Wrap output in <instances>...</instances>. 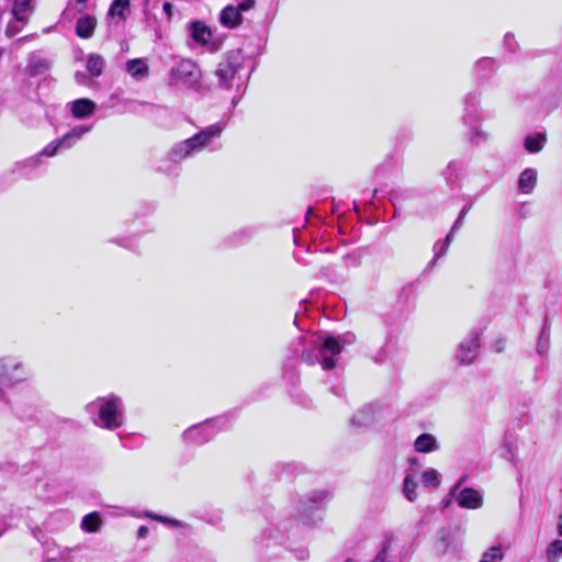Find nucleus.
<instances>
[{"instance_id": "nucleus-39", "label": "nucleus", "mask_w": 562, "mask_h": 562, "mask_svg": "<svg viewBox=\"0 0 562 562\" xmlns=\"http://www.w3.org/2000/svg\"><path fill=\"white\" fill-rule=\"evenodd\" d=\"M256 1L255 0H241L237 3V8L239 11H247L255 7Z\"/></svg>"}, {"instance_id": "nucleus-22", "label": "nucleus", "mask_w": 562, "mask_h": 562, "mask_svg": "<svg viewBox=\"0 0 562 562\" xmlns=\"http://www.w3.org/2000/svg\"><path fill=\"white\" fill-rule=\"evenodd\" d=\"M105 61L99 54H90L87 58V70L92 77H99L103 72Z\"/></svg>"}, {"instance_id": "nucleus-40", "label": "nucleus", "mask_w": 562, "mask_h": 562, "mask_svg": "<svg viewBox=\"0 0 562 562\" xmlns=\"http://www.w3.org/2000/svg\"><path fill=\"white\" fill-rule=\"evenodd\" d=\"M75 80L79 85H88L90 82L89 77L85 72H81V71H77L75 74Z\"/></svg>"}, {"instance_id": "nucleus-19", "label": "nucleus", "mask_w": 562, "mask_h": 562, "mask_svg": "<svg viewBox=\"0 0 562 562\" xmlns=\"http://www.w3.org/2000/svg\"><path fill=\"white\" fill-rule=\"evenodd\" d=\"M125 69L135 79H143L148 75V66L142 58L128 60Z\"/></svg>"}, {"instance_id": "nucleus-24", "label": "nucleus", "mask_w": 562, "mask_h": 562, "mask_svg": "<svg viewBox=\"0 0 562 562\" xmlns=\"http://www.w3.org/2000/svg\"><path fill=\"white\" fill-rule=\"evenodd\" d=\"M417 486H418V483H417L416 479L413 475L407 474L403 482V494L407 501L414 502L416 499Z\"/></svg>"}, {"instance_id": "nucleus-51", "label": "nucleus", "mask_w": 562, "mask_h": 562, "mask_svg": "<svg viewBox=\"0 0 562 562\" xmlns=\"http://www.w3.org/2000/svg\"><path fill=\"white\" fill-rule=\"evenodd\" d=\"M297 557H299L300 560H305L308 557V552L306 550H300Z\"/></svg>"}, {"instance_id": "nucleus-26", "label": "nucleus", "mask_w": 562, "mask_h": 562, "mask_svg": "<svg viewBox=\"0 0 562 562\" xmlns=\"http://www.w3.org/2000/svg\"><path fill=\"white\" fill-rule=\"evenodd\" d=\"M549 345H550V331H549V327H548L547 323H544L540 330V334H539V338H538V342H537V352L539 355H544L549 349Z\"/></svg>"}, {"instance_id": "nucleus-15", "label": "nucleus", "mask_w": 562, "mask_h": 562, "mask_svg": "<svg viewBox=\"0 0 562 562\" xmlns=\"http://www.w3.org/2000/svg\"><path fill=\"white\" fill-rule=\"evenodd\" d=\"M97 20L91 15H83L76 23V34L81 38H90L95 30Z\"/></svg>"}, {"instance_id": "nucleus-49", "label": "nucleus", "mask_w": 562, "mask_h": 562, "mask_svg": "<svg viewBox=\"0 0 562 562\" xmlns=\"http://www.w3.org/2000/svg\"><path fill=\"white\" fill-rule=\"evenodd\" d=\"M456 231H452V228L450 229V232L448 233V235L446 236V238L442 240L443 243H447L449 246L452 241V238H453V233Z\"/></svg>"}, {"instance_id": "nucleus-30", "label": "nucleus", "mask_w": 562, "mask_h": 562, "mask_svg": "<svg viewBox=\"0 0 562 562\" xmlns=\"http://www.w3.org/2000/svg\"><path fill=\"white\" fill-rule=\"evenodd\" d=\"M448 249H449V245L447 243H443L442 240L436 243L434 246V251H435L434 259L428 263L427 268L432 269L436 266L437 260L440 257L445 256L447 254Z\"/></svg>"}, {"instance_id": "nucleus-17", "label": "nucleus", "mask_w": 562, "mask_h": 562, "mask_svg": "<svg viewBox=\"0 0 562 562\" xmlns=\"http://www.w3.org/2000/svg\"><path fill=\"white\" fill-rule=\"evenodd\" d=\"M537 183V171L532 168L525 169L518 179V189L520 192L528 194L532 192Z\"/></svg>"}, {"instance_id": "nucleus-56", "label": "nucleus", "mask_w": 562, "mask_h": 562, "mask_svg": "<svg viewBox=\"0 0 562 562\" xmlns=\"http://www.w3.org/2000/svg\"><path fill=\"white\" fill-rule=\"evenodd\" d=\"M465 481V477L462 476L459 479V481L453 485V486H459V491H461V485L463 484V482Z\"/></svg>"}, {"instance_id": "nucleus-29", "label": "nucleus", "mask_w": 562, "mask_h": 562, "mask_svg": "<svg viewBox=\"0 0 562 562\" xmlns=\"http://www.w3.org/2000/svg\"><path fill=\"white\" fill-rule=\"evenodd\" d=\"M128 0H114L110 7L109 14L112 16L124 18V11L128 8Z\"/></svg>"}, {"instance_id": "nucleus-31", "label": "nucleus", "mask_w": 562, "mask_h": 562, "mask_svg": "<svg viewBox=\"0 0 562 562\" xmlns=\"http://www.w3.org/2000/svg\"><path fill=\"white\" fill-rule=\"evenodd\" d=\"M504 558L501 547H492L482 555V561L501 562Z\"/></svg>"}, {"instance_id": "nucleus-55", "label": "nucleus", "mask_w": 562, "mask_h": 562, "mask_svg": "<svg viewBox=\"0 0 562 562\" xmlns=\"http://www.w3.org/2000/svg\"><path fill=\"white\" fill-rule=\"evenodd\" d=\"M15 33H16L15 27H12L11 25H9V26L7 27V34H8L9 36L14 35Z\"/></svg>"}, {"instance_id": "nucleus-41", "label": "nucleus", "mask_w": 562, "mask_h": 562, "mask_svg": "<svg viewBox=\"0 0 562 562\" xmlns=\"http://www.w3.org/2000/svg\"><path fill=\"white\" fill-rule=\"evenodd\" d=\"M471 138H472V140H474L476 143H479L480 139H482V140H486L487 139L486 134L484 132H481V131H472Z\"/></svg>"}, {"instance_id": "nucleus-58", "label": "nucleus", "mask_w": 562, "mask_h": 562, "mask_svg": "<svg viewBox=\"0 0 562 562\" xmlns=\"http://www.w3.org/2000/svg\"><path fill=\"white\" fill-rule=\"evenodd\" d=\"M33 67H34V68H36L35 72H40V71H41V69H40V68H37V66L32 65V68H33Z\"/></svg>"}, {"instance_id": "nucleus-32", "label": "nucleus", "mask_w": 562, "mask_h": 562, "mask_svg": "<svg viewBox=\"0 0 562 562\" xmlns=\"http://www.w3.org/2000/svg\"><path fill=\"white\" fill-rule=\"evenodd\" d=\"M495 69V61L490 57L481 58L475 64V70L477 74L493 72Z\"/></svg>"}, {"instance_id": "nucleus-37", "label": "nucleus", "mask_w": 562, "mask_h": 562, "mask_svg": "<svg viewBox=\"0 0 562 562\" xmlns=\"http://www.w3.org/2000/svg\"><path fill=\"white\" fill-rule=\"evenodd\" d=\"M344 263L347 268L358 267L360 265V259L352 255H346L342 257Z\"/></svg>"}, {"instance_id": "nucleus-13", "label": "nucleus", "mask_w": 562, "mask_h": 562, "mask_svg": "<svg viewBox=\"0 0 562 562\" xmlns=\"http://www.w3.org/2000/svg\"><path fill=\"white\" fill-rule=\"evenodd\" d=\"M95 108V103L86 98L77 99L71 102V113L77 119H85L92 115Z\"/></svg>"}, {"instance_id": "nucleus-28", "label": "nucleus", "mask_w": 562, "mask_h": 562, "mask_svg": "<svg viewBox=\"0 0 562 562\" xmlns=\"http://www.w3.org/2000/svg\"><path fill=\"white\" fill-rule=\"evenodd\" d=\"M562 554V540H554L547 549V559L549 562H557Z\"/></svg>"}, {"instance_id": "nucleus-46", "label": "nucleus", "mask_w": 562, "mask_h": 562, "mask_svg": "<svg viewBox=\"0 0 562 562\" xmlns=\"http://www.w3.org/2000/svg\"><path fill=\"white\" fill-rule=\"evenodd\" d=\"M148 535V528L146 526H140L137 530L138 538H145Z\"/></svg>"}, {"instance_id": "nucleus-23", "label": "nucleus", "mask_w": 562, "mask_h": 562, "mask_svg": "<svg viewBox=\"0 0 562 562\" xmlns=\"http://www.w3.org/2000/svg\"><path fill=\"white\" fill-rule=\"evenodd\" d=\"M102 525V519L97 512L86 515L81 520V528L87 532H97Z\"/></svg>"}, {"instance_id": "nucleus-42", "label": "nucleus", "mask_w": 562, "mask_h": 562, "mask_svg": "<svg viewBox=\"0 0 562 562\" xmlns=\"http://www.w3.org/2000/svg\"><path fill=\"white\" fill-rule=\"evenodd\" d=\"M145 516L149 517V518H151V519H154L156 521L164 522V524H167V522L171 521L167 517H164V516H160V515H157V514H154V513H146Z\"/></svg>"}, {"instance_id": "nucleus-21", "label": "nucleus", "mask_w": 562, "mask_h": 562, "mask_svg": "<svg viewBox=\"0 0 562 562\" xmlns=\"http://www.w3.org/2000/svg\"><path fill=\"white\" fill-rule=\"evenodd\" d=\"M546 143L547 135L544 133H536L535 135H529L525 138L524 147L527 151L536 154L543 148Z\"/></svg>"}, {"instance_id": "nucleus-48", "label": "nucleus", "mask_w": 562, "mask_h": 562, "mask_svg": "<svg viewBox=\"0 0 562 562\" xmlns=\"http://www.w3.org/2000/svg\"><path fill=\"white\" fill-rule=\"evenodd\" d=\"M321 273H322L324 277H327V278L336 277V276L331 272V270H330V268H329V267H324V268H322Z\"/></svg>"}, {"instance_id": "nucleus-14", "label": "nucleus", "mask_w": 562, "mask_h": 562, "mask_svg": "<svg viewBox=\"0 0 562 562\" xmlns=\"http://www.w3.org/2000/svg\"><path fill=\"white\" fill-rule=\"evenodd\" d=\"M414 448L417 452L429 453L439 449L437 438L428 432L419 435L414 442Z\"/></svg>"}, {"instance_id": "nucleus-59", "label": "nucleus", "mask_w": 562, "mask_h": 562, "mask_svg": "<svg viewBox=\"0 0 562 562\" xmlns=\"http://www.w3.org/2000/svg\"><path fill=\"white\" fill-rule=\"evenodd\" d=\"M79 3L83 4L86 3V0H77Z\"/></svg>"}, {"instance_id": "nucleus-10", "label": "nucleus", "mask_w": 562, "mask_h": 562, "mask_svg": "<svg viewBox=\"0 0 562 562\" xmlns=\"http://www.w3.org/2000/svg\"><path fill=\"white\" fill-rule=\"evenodd\" d=\"M224 131L222 123H215L202 128L200 132L189 137L194 145L196 153L209 147L215 139H218Z\"/></svg>"}, {"instance_id": "nucleus-8", "label": "nucleus", "mask_w": 562, "mask_h": 562, "mask_svg": "<svg viewBox=\"0 0 562 562\" xmlns=\"http://www.w3.org/2000/svg\"><path fill=\"white\" fill-rule=\"evenodd\" d=\"M449 496L453 497L457 504L467 509H477L483 505L481 493L471 487H464L459 491V486H452Z\"/></svg>"}, {"instance_id": "nucleus-5", "label": "nucleus", "mask_w": 562, "mask_h": 562, "mask_svg": "<svg viewBox=\"0 0 562 562\" xmlns=\"http://www.w3.org/2000/svg\"><path fill=\"white\" fill-rule=\"evenodd\" d=\"M356 341V336L352 333H346L338 337L328 336L321 344V355L323 356L322 368L324 370H331L336 367L335 356L339 355L345 345H351Z\"/></svg>"}, {"instance_id": "nucleus-33", "label": "nucleus", "mask_w": 562, "mask_h": 562, "mask_svg": "<svg viewBox=\"0 0 562 562\" xmlns=\"http://www.w3.org/2000/svg\"><path fill=\"white\" fill-rule=\"evenodd\" d=\"M369 422H371V413L368 409L359 412L351 418V423L357 426L366 425Z\"/></svg>"}, {"instance_id": "nucleus-6", "label": "nucleus", "mask_w": 562, "mask_h": 562, "mask_svg": "<svg viewBox=\"0 0 562 562\" xmlns=\"http://www.w3.org/2000/svg\"><path fill=\"white\" fill-rule=\"evenodd\" d=\"M243 63L244 55L241 49L228 52L224 59L218 64L215 71L218 85L225 89H229L232 87L233 79L243 67Z\"/></svg>"}, {"instance_id": "nucleus-18", "label": "nucleus", "mask_w": 562, "mask_h": 562, "mask_svg": "<svg viewBox=\"0 0 562 562\" xmlns=\"http://www.w3.org/2000/svg\"><path fill=\"white\" fill-rule=\"evenodd\" d=\"M190 35L199 44H206L211 37L210 29L200 21L190 24Z\"/></svg>"}, {"instance_id": "nucleus-16", "label": "nucleus", "mask_w": 562, "mask_h": 562, "mask_svg": "<svg viewBox=\"0 0 562 562\" xmlns=\"http://www.w3.org/2000/svg\"><path fill=\"white\" fill-rule=\"evenodd\" d=\"M221 23L226 27L234 29L241 22V14L237 7L226 5L220 16Z\"/></svg>"}, {"instance_id": "nucleus-52", "label": "nucleus", "mask_w": 562, "mask_h": 562, "mask_svg": "<svg viewBox=\"0 0 562 562\" xmlns=\"http://www.w3.org/2000/svg\"><path fill=\"white\" fill-rule=\"evenodd\" d=\"M512 41H514V35H512V34H506V35H505V43H506L508 46H510Z\"/></svg>"}, {"instance_id": "nucleus-38", "label": "nucleus", "mask_w": 562, "mask_h": 562, "mask_svg": "<svg viewBox=\"0 0 562 562\" xmlns=\"http://www.w3.org/2000/svg\"><path fill=\"white\" fill-rule=\"evenodd\" d=\"M371 562H391L389 560L387 547L384 546Z\"/></svg>"}, {"instance_id": "nucleus-3", "label": "nucleus", "mask_w": 562, "mask_h": 562, "mask_svg": "<svg viewBox=\"0 0 562 562\" xmlns=\"http://www.w3.org/2000/svg\"><path fill=\"white\" fill-rule=\"evenodd\" d=\"M201 77V70L195 63L182 59L170 69L169 85L195 88L199 86Z\"/></svg>"}, {"instance_id": "nucleus-27", "label": "nucleus", "mask_w": 562, "mask_h": 562, "mask_svg": "<svg viewBox=\"0 0 562 562\" xmlns=\"http://www.w3.org/2000/svg\"><path fill=\"white\" fill-rule=\"evenodd\" d=\"M317 350V352L310 349L303 350L301 353V360L310 366H314L318 362L322 364L323 356L321 355V345Z\"/></svg>"}, {"instance_id": "nucleus-25", "label": "nucleus", "mask_w": 562, "mask_h": 562, "mask_svg": "<svg viewBox=\"0 0 562 562\" xmlns=\"http://www.w3.org/2000/svg\"><path fill=\"white\" fill-rule=\"evenodd\" d=\"M422 482L425 487L437 488L440 485V474L435 469L426 470L422 475Z\"/></svg>"}, {"instance_id": "nucleus-1", "label": "nucleus", "mask_w": 562, "mask_h": 562, "mask_svg": "<svg viewBox=\"0 0 562 562\" xmlns=\"http://www.w3.org/2000/svg\"><path fill=\"white\" fill-rule=\"evenodd\" d=\"M87 411L93 416V424L100 428L115 430L124 425V403L123 400L114 393L97 397L87 405Z\"/></svg>"}, {"instance_id": "nucleus-20", "label": "nucleus", "mask_w": 562, "mask_h": 562, "mask_svg": "<svg viewBox=\"0 0 562 562\" xmlns=\"http://www.w3.org/2000/svg\"><path fill=\"white\" fill-rule=\"evenodd\" d=\"M32 0H14L12 13L16 21L25 23L29 14L33 12Z\"/></svg>"}, {"instance_id": "nucleus-4", "label": "nucleus", "mask_w": 562, "mask_h": 562, "mask_svg": "<svg viewBox=\"0 0 562 562\" xmlns=\"http://www.w3.org/2000/svg\"><path fill=\"white\" fill-rule=\"evenodd\" d=\"M226 419L215 418L202 424L193 425L182 434L184 441L194 445H203L211 440L221 429L225 428Z\"/></svg>"}, {"instance_id": "nucleus-12", "label": "nucleus", "mask_w": 562, "mask_h": 562, "mask_svg": "<svg viewBox=\"0 0 562 562\" xmlns=\"http://www.w3.org/2000/svg\"><path fill=\"white\" fill-rule=\"evenodd\" d=\"M196 154L190 138L176 143L167 153V159L172 162H180Z\"/></svg>"}, {"instance_id": "nucleus-43", "label": "nucleus", "mask_w": 562, "mask_h": 562, "mask_svg": "<svg viewBox=\"0 0 562 562\" xmlns=\"http://www.w3.org/2000/svg\"><path fill=\"white\" fill-rule=\"evenodd\" d=\"M505 340L504 339H497L494 344H493V350L497 353L504 351L505 349Z\"/></svg>"}, {"instance_id": "nucleus-57", "label": "nucleus", "mask_w": 562, "mask_h": 562, "mask_svg": "<svg viewBox=\"0 0 562 562\" xmlns=\"http://www.w3.org/2000/svg\"><path fill=\"white\" fill-rule=\"evenodd\" d=\"M121 246L127 247L126 239H123L121 241H117Z\"/></svg>"}, {"instance_id": "nucleus-60", "label": "nucleus", "mask_w": 562, "mask_h": 562, "mask_svg": "<svg viewBox=\"0 0 562 562\" xmlns=\"http://www.w3.org/2000/svg\"><path fill=\"white\" fill-rule=\"evenodd\" d=\"M480 562H486V561H482V560H481Z\"/></svg>"}, {"instance_id": "nucleus-47", "label": "nucleus", "mask_w": 562, "mask_h": 562, "mask_svg": "<svg viewBox=\"0 0 562 562\" xmlns=\"http://www.w3.org/2000/svg\"><path fill=\"white\" fill-rule=\"evenodd\" d=\"M465 102L467 104H469L470 102H472V105L475 106L476 102H477V97L476 94L474 93H470L468 94L467 99H465Z\"/></svg>"}, {"instance_id": "nucleus-45", "label": "nucleus", "mask_w": 562, "mask_h": 562, "mask_svg": "<svg viewBox=\"0 0 562 562\" xmlns=\"http://www.w3.org/2000/svg\"><path fill=\"white\" fill-rule=\"evenodd\" d=\"M459 170V166H458V162L457 161H451L449 162L448 167H447V171L448 172H451V173H457Z\"/></svg>"}, {"instance_id": "nucleus-36", "label": "nucleus", "mask_w": 562, "mask_h": 562, "mask_svg": "<svg viewBox=\"0 0 562 562\" xmlns=\"http://www.w3.org/2000/svg\"><path fill=\"white\" fill-rule=\"evenodd\" d=\"M470 209H471V205L463 206L458 218L456 220V222L452 225V231H458L463 225L464 216L467 215V213L469 212Z\"/></svg>"}, {"instance_id": "nucleus-7", "label": "nucleus", "mask_w": 562, "mask_h": 562, "mask_svg": "<svg viewBox=\"0 0 562 562\" xmlns=\"http://www.w3.org/2000/svg\"><path fill=\"white\" fill-rule=\"evenodd\" d=\"M91 130V126L79 125L66 133L63 137L57 138L47 144L40 153L42 157H54L63 149H68L74 146L86 133Z\"/></svg>"}, {"instance_id": "nucleus-35", "label": "nucleus", "mask_w": 562, "mask_h": 562, "mask_svg": "<svg viewBox=\"0 0 562 562\" xmlns=\"http://www.w3.org/2000/svg\"><path fill=\"white\" fill-rule=\"evenodd\" d=\"M250 236H251L250 229H241V231L235 232L229 237V239H231L232 244H238V243H243L244 240L249 239Z\"/></svg>"}, {"instance_id": "nucleus-2", "label": "nucleus", "mask_w": 562, "mask_h": 562, "mask_svg": "<svg viewBox=\"0 0 562 562\" xmlns=\"http://www.w3.org/2000/svg\"><path fill=\"white\" fill-rule=\"evenodd\" d=\"M30 378L31 371L21 358L0 357V397L4 396L3 387H13L29 381Z\"/></svg>"}, {"instance_id": "nucleus-54", "label": "nucleus", "mask_w": 562, "mask_h": 562, "mask_svg": "<svg viewBox=\"0 0 562 562\" xmlns=\"http://www.w3.org/2000/svg\"><path fill=\"white\" fill-rule=\"evenodd\" d=\"M15 33H16L15 27H12L11 25H9V26L7 27V34H8L9 36L14 35Z\"/></svg>"}, {"instance_id": "nucleus-11", "label": "nucleus", "mask_w": 562, "mask_h": 562, "mask_svg": "<svg viewBox=\"0 0 562 562\" xmlns=\"http://www.w3.org/2000/svg\"><path fill=\"white\" fill-rule=\"evenodd\" d=\"M331 498V493L328 491H313L306 494L301 499V509L303 512H310L313 509H318L325 506L329 499Z\"/></svg>"}, {"instance_id": "nucleus-9", "label": "nucleus", "mask_w": 562, "mask_h": 562, "mask_svg": "<svg viewBox=\"0 0 562 562\" xmlns=\"http://www.w3.org/2000/svg\"><path fill=\"white\" fill-rule=\"evenodd\" d=\"M480 347V333L471 331L458 347L456 356L458 361L462 364L472 363L479 353Z\"/></svg>"}, {"instance_id": "nucleus-50", "label": "nucleus", "mask_w": 562, "mask_h": 562, "mask_svg": "<svg viewBox=\"0 0 562 562\" xmlns=\"http://www.w3.org/2000/svg\"><path fill=\"white\" fill-rule=\"evenodd\" d=\"M452 501H454L453 497H450L448 494L447 497L442 501V507L443 508L449 507Z\"/></svg>"}, {"instance_id": "nucleus-34", "label": "nucleus", "mask_w": 562, "mask_h": 562, "mask_svg": "<svg viewBox=\"0 0 562 562\" xmlns=\"http://www.w3.org/2000/svg\"><path fill=\"white\" fill-rule=\"evenodd\" d=\"M42 164V156L41 154H37L35 156H32L27 158L26 160L16 164V168L22 167H30V168H37Z\"/></svg>"}, {"instance_id": "nucleus-53", "label": "nucleus", "mask_w": 562, "mask_h": 562, "mask_svg": "<svg viewBox=\"0 0 562 562\" xmlns=\"http://www.w3.org/2000/svg\"><path fill=\"white\" fill-rule=\"evenodd\" d=\"M558 532L560 536H562V513L559 516Z\"/></svg>"}, {"instance_id": "nucleus-44", "label": "nucleus", "mask_w": 562, "mask_h": 562, "mask_svg": "<svg viewBox=\"0 0 562 562\" xmlns=\"http://www.w3.org/2000/svg\"><path fill=\"white\" fill-rule=\"evenodd\" d=\"M172 4L170 2H165L164 5H162V10L164 12L166 13V15L168 16L169 20H171L172 18Z\"/></svg>"}]
</instances>
